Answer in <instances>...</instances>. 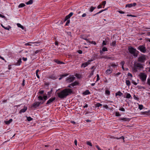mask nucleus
Listing matches in <instances>:
<instances>
[{"label": "nucleus", "instance_id": "obj_1", "mask_svg": "<svg viewBox=\"0 0 150 150\" xmlns=\"http://www.w3.org/2000/svg\"><path fill=\"white\" fill-rule=\"evenodd\" d=\"M72 90L70 88H65L60 92L57 93L58 97L64 99L66 98L69 94L72 93Z\"/></svg>", "mask_w": 150, "mask_h": 150}, {"label": "nucleus", "instance_id": "obj_2", "mask_svg": "<svg viewBox=\"0 0 150 150\" xmlns=\"http://www.w3.org/2000/svg\"><path fill=\"white\" fill-rule=\"evenodd\" d=\"M128 50L129 53L132 54L134 56L137 57L138 56L139 52L131 46H129L128 48Z\"/></svg>", "mask_w": 150, "mask_h": 150}, {"label": "nucleus", "instance_id": "obj_3", "mask_svg": "<svg viewBox=\"0 0 150 150\" xmlns=\"http://www.w3.org/2000/svg\"><path fill=\"white\" fill-rule=\"evenodd\" d=\"M137 49L139 50L141 52L144 53L146 52V47L143 45L139 46Z\"/></svg>", "mask_w": 150, "mask_h": 150}, {"label": "nucleus", "instance_id": "obj_4", "mask_svg": "<svg viewBox=\"0 0 150 150\" xmlns=\"http://www.w3.org/2000/svg\"><path fill=\"white\" fill-rule=\"evenodd\" d=\"M140 77L142 81H144L146 79V75L144 73H141L140 74Z\"/></svg>", "mask_w": 150, "mask_h": 150}, {"label": "nucleus", "instance_id": "obj_5", "mask_svg": "<svg viewBox=\"0 0 150 150\" xmlns=\"http://www.w3.org/2000/svg\"><path fill=\"white\" fill-rule=\"evenodd\" d=\"M146 60V57L144 55H142L138 58V61L142 63L144 62Z\"/></svg>", "mask_w": 150, "mask_h": 150}, {"label": "nucleus", "instance_id": "obj_6", "mask_svg": "<svg viewBox=\"0 0 150 150\" xmlns=\"http://www.w3.org/2000/svg\"><path fill=\"white\" fill-rule=\"evenodd\" d=\"M75 77L73 76H70L66 79V81L68 83H71L73 82L74 80Z\"/></svg>", "mask_w": 150, "mask_h": 150}, {"label": "nucleus", "instance_id": "obj_7", "mask_svg": "<svg viewBox=\"0 0 150 150\" xmlns=\"http://www.w3.org/2000/svg\"><path fill=\"white\" fill-rule=\"evenodd\" d=\"M56 99V97L51 98L47 101L46 103V105H48L50 103L53 102Z\"/></svg>", "mask_w": 150, "mask_h": 150}, {"label": "nucleus", "instance_id": "obj_8", "mask_svg": "<svg viewBox=\"0 0 150 150\" xmlns=\"http://www.w3.org/2000/svg\"><path fill=\"white\" fill-rule=\"evenodd\" d=\"M73 14V12H71L68 15L66 16L64 20V21H65L69 18Z\"/></svg>", "mask_w": 150, "mask_h": 150}, {"label": "nucleus", "instance_id": "obj_9", "mask_svg": "<svg viewBox=\"0 0 150 150\" xmlns=\"http://www.w3.org/2000/svg\"><path fill=\"white\" fill-rule=\"evenodd\" d=\"M136 3H134L133 4H127L126 5L125 7L130 8L132 6H134L136 5Z\"/></svg>", "mask_w": 150, "mask_h": 150}, {"label": "nucleus", "instance_id": "obj_10", "mask_svg": "<svg viewBox=\"0 0 150 150\" xmlns=\"http://www.w3.org/2000/svg\"><path fill=\"white\" fill-rule=\"evenodd\" d=\"M98 55L97 54H94L92 56L91 60H88V62H91L93 60H95L96 59H97L98 58Z\"/></svg>", "mask_w": 150, "mask_h": 150}, {"label": "nucleus", "instance_id": "obj_11", "mask_svg": "<svg viewBox=\"0 0 150 150\" xmlns=\"http://www.w3.org/2000/svg\"><path fill=\"white\" fill-rule=\"evenodd\" d=\"M90 62H88V60L87 62L82 63L81 66V67H83L84 68L85 67H86L89 64H90Z\"/></svg>", "mask_w": 150, "mask_h": 150}, {"label": "nucleus", "instance_id": "obj_12", "mask_svg": "<svg viewBox=\"0 0 150 150\" xmlns=\"http://www.w3.org/2000/svg\"><path fill=\"white\" fill-rule=\"evenodd\" d=\"M112 70L111 68H110L109 69H108L106 71L105 73L106 74L109 75L112 72Z\"/></svg>", "mask_w": 150, "mask_h": 150}, {"label": "nucleus", "instance_id": "obj_13", "mask_svg": "<svg viewBox=\"0 0 150 150\" xmlns=\"http://www.w3.org/2000/svg\"><path fill=\"white\" fill-rule=\"evenodd\" d=\"M39 103H38V102H35L32 105H31V107L34 108H36L38 107H39Z\"/></svg>", "mask_w": 150, "mask_h": 150}, {"label": "nucleus", "instance_id": "obj_14", "mask_svg": "<svg viewBox=\"0 0 150 150\" xmlns=\"http://www.w3.org/2000/svg\"><path fill=\"white\" fill-rule=\"evenodd\" d=\"M21 58H20L17 62L15 63L14 65L16 66H19L21 64Z\"/></svg>", "mask_w": 150, "mask_h": 150}, {"label": "nucleus", "instance_id": "obj_15", "mask_svg": "<svg viewBox=\"0 0 150 150\" xmlns=\"http://www.w3.org/2000/svg\"><path fill=\"white\" fill-rule=\"evenodd\" d=\"M27 107L24 106V108L22 109H21L20 111V112L21 113V112H25V111L27 110Z\"/></svg>", "mask_w": 150, "mask_h": 150}, {"label": "nucleus", "instance_id": "obj_16", "mask_svg": "<svg viewBox=\"0 0 150 150\" xmlns=\"http://www.w3.org/2000/svg\"><path fill=\"white\" fill-rule=\"evenodd\" d=\"M135 66L137 67V68H142L143 67V66L142 64H141L140 63H138L137 64H134Z\"/></svg>", "mask_w": 150, "mask_h": 150}, {"label": "nucleus", "instance_id": "obj_17", "mask_svg": "<svg viewBox=\"0 0 150 150\" xmlns=\"http://www.w3.org/2000/svg\"><path fill=\"white\" fill-rule=\"evenodd\" d=\"M1 25L3 28H4L5 29L7 30H9L11 28V27L9 25L8 26V27H5L2 24H1Z\"/></svg>", "mask_w": 150, "mask_h": 150}, {"label": "nucleus", "instance_id": "obj_18", "mask_svg": "<svg viewBox=\"0 0 150 150\" xmlns=\"http://www.w3.org/2000/svg\"><path fill=\"white\" fill-rule=\"evenodd\" d=\"M54 61L55 62L58 64H64L63 62L59 61L57 59H54Z\"/></svg>", "mask_w": 150, "mask_h": 150}, {"label": "nucleus", "instance_id": "obj_19", "mask_svg": "<svg viewBox=\"0 0 150 150\" xmlns=\"http://www.w3.org/2000/svg\"><path fill=\"white\" fill-rule=\"evenodd\" d=\"M90 92L88 90H86V91H85L84 92L83 94V95H88L90 94Z\"/></svg>", "mask_w": 150, "mask_h": 150}, {"label": "nucleus", "instance_id": "obj_20", "mask_svg": "<svg viewBox=\"0 0 150 150\" xmlns=\"http://www.w3.org/2000/svg\"><path fill=\"white\" fill-rule=\"evenodd\" d=\"M68 74H62V75H60V77L59 78V80H61L63 77H65V76H67L68 75Z\"/></svg>", "mask_w": 150, "mask_h": 150}, {"label": "nucleus", "instance_id": "obj_21", "mask_svg": "<svg viewBox=\"0 0 150 150\" xmlns=\"http://www.w3.org/2000/svg\"><path fill=\"white\" fill-rule=\"evenodd\" d=\"M50 78L53 79H57V77L54 75H52L50 76Z\"/></svg>", "mask_w": 150, "mask_h": 150}, {"label": "nucleus", "instance_id": "obj_22", "mask_svg": "<svg viewBox=\"0 0 150 150\" xmlns=\"http://www.w3.org/2000/svg\"><path fill=\"white\" fill-rule=\"evenodd\" d=\"M123 95V93H121L120 91H118L116 93L115 96H120Z\"/></svg>", "mask_w": 150, "mask_h": 150}, {"label": "nucleus", "instance_id": "obj_23", "mask_svg": "<svg viewBox=\"0 0 150 150\" xmlns=\"http://www.w3.org/2000/svg\"><path fill=\"white\" fill-rule=\"evenodd\" d=\"M13 121L12 119H10L8 121H5V123L6 124L8 125L11 123Z\"/></svg>", "mask_w": 150, "mask_h": 150}, {"label": "nucleus", "instance_id": "obj_24", "mask_svg": "<svg viewBox=\"0 0 150 150\" xmlns=\"http://www.w3.org/2000/svg\"><path fill=\"white\" fill-rule=\"evenodd\" d=\"M96 8V7H94L93 6H91L89 9V11L90 12H93V10Z\"/></svg>", "mask_w": 150, "mask_h": 150}, {"label": "nucleus", "instance_id": "obj_25", "mask_svg": "<svg viewBox=\"0 0 150 150\" xmlns=\"http://www.w3.org/2000/svg\"><path fill=\"white\" fill-rule=\"evenodd\" d=\"M17 25L18 27L21 28L23 30L24 29V27L23 26L21 25L20 23H17Z\"/></svg>", "mask_w": 150, "mask_h": 150}, {"label": "nucleus", "instance_id": "obj_26", "mask_svg": "<svg viewBox=\"0 0 150 150\" xmlns=\"http://www.w3.org/2000/svg\"><path fill=\"white\" fill-rule=\"evenodd\" d=\"M78 83L76 81H75L74 82L71 83V85L72 86H76L77 84H78Z\"/></svg>", "mask_w": 150, "mask_h": 150}, {"label": "nucleus", "instance_id": "obj_27", "mask_svg": "<svg viewBox=\"0 0 150 150\" xmlns=\"http://www.w3.org/2000/svg\"><path fill=\"white\" fill-rule=\"evenodd\" d=\"M110 45L112 46H113V47H115L116 46V41H113L112 43L110 44Z\"/></svg>", "mask_w": 150, "mask_h": 150}, {"label": "nucleus", "instance_id": "obj_28", "mask_svg": "<svg viewBox=\"0 0 150 150\" xmlns=\"http://www.w3.org/2000/svg\"><path fill=\"white\" fill-rule=\"evenodd\" d=\"M33 3V1L32 0H30L28 1L26 3V4L27 5L31 4Z\"/></svg>", "mask_w": 150, "mask_h": 150}, {"label": "nucleus", "instance_id": "obj_29", "mask_svg": "<svg viewBox=\"0 0 150 150\" xmlns=\"http://www.w3.org/2000/svg\"><path fill=\"white\" fill-rule=\"evenodd\" d=\"M80 36V38H82L84 40H86V41H87L88 40L87 39V38H86L84 35H81Z\"/></svg>", "mask_w": 150, "mask_h": 150}, {"label": "nucleus", "instance_id": "obj_30", "mask_svg": "<svg viewBox=\"0 0 150 150\" xmlns=\"http://www.w3.org/2000/svg\"><path fill=\"white\" fill-rule=\"evenodd\" d=\"M115 139H123L124 140V137H123V136H122L121 137H119V138H118L117 137H115Z\"/></svg>", "mask_w": 150, "mask_h": 150}, {"label": "nucleus", "instance_id": "obj_31", "mask_svg": "<svg viewBox=\"0 0 150 150\" xmlns=\"http://www.w3.org/2000/svg\"><path fill=\"white\" fill-rule=\"evenodd\" d=\"M126 85L128 86H129L130 85V82L129 80H126Z\"/></svg>", "mask_w": 150, "mask_h": 150}, {"label": "nucleus", "instance_id": "obj_32", "mask_svg": "<svg viewBox=\"0 0 150 150\" xmlns=\"http://www.w3.org/2000/svg\"><path fill=\"white\" fill-rule=\"evenodd\" d=\"M25 5L23 3L21 4L18 6L19 8H21L24 7Z\"/></svg>", "mask_w": 150, "mask_h": 150}, {"label": "nucleus", "instance_id": "obj_33", "mask_svg": "<svg viewBox=\"0 0 150 150\" xmlns=\"http://www.w3.org/2000/svg\"><path fill=\"white\" fill-rule=\"evenodd\" d=\"M134 71L135 72H137V68L135 66V64H134V67L133 68Z\"/></svg>", "mask_w": 150, "mask_h": 150}, {"label": "nucleus", "instance_id": "obj_34", "mask_svg": "<svg viewBox=\"0 0 150 150\" xmlns=\"http://www.w3.org/2000/svg\"><path fill=\"white\" fill-rule=\"evenodd\" d=\"M105 94L108 96H109L110 94V91L108 90H106L105 91Z\"/></svg>", "mask_w": 150, "mask_h": 150}, {"label": "nucleus", "instance_id": "obj_35", "mask_svg": "<svg viewBox=\"0 0 150 150\" xmlns=\"http://www.w3.org/2000/svg\"><path fill=\"white\" fill-rule=\"evenodd\" d=\"M39 71V70L38 69H37L36 70V75L37 76V77L39 79L40 76H39V75H38V74Z\"/></svg>", "mask_w": 150, "mask_h": 150}, {"label": "nucleus", "instance_id": "obj_36", "mask_svg": "<svg viewBox=\"0 0 150 150\" xmlns=\"http://www.w3.org/2000/svg\"><path fill=\"white\" fill-rule=\"evenodd\" d=\"M102 106V104L100 103H97L96 104V106L97 107H99Z\"/></svg>", "mask_w": 150, "mask_h": 150}, {"label": "nucleus", "instance_id": "obj_37", "mask_svg": "<svg viewBox=\"0 0 150 150\" xmlns=\"http://www.w3.org/2000/svg\"><path fill=\"white\" fill-rule=\"evenodd\" d=\"M143 105H139V108L140 110H142L143 108Z\"/></svg>", "mask_w": 150, "mask_h": 150}, {"label": "nucleus", "instance_id": "obj_38", "mask_svg": "<svg viewBox=\"0 0 150 150\" xmlns=\"http://www.w3.org/2000/svg\"><path fill=\"white\" fill-rule=\"evenodd\" d=\"M27 120L28 121H30L32 120H33V118L30 117H27Z\"/></svg>", "mask_w": 150, "mask_h": 150}, {"label": "nucleus", "instance_id": "obj_39", "mask_svg": "<svg viewBox=\"0 0 150 150\" xmlns=\"http://www.w3.org/2000/svg\"><path fill=\"white\" fill-rule=\"evenodd\" d=\"M102 50L103 51L105 52V51H107V49L106 47H103V48Z\"/></svg>", "mask_w": 150, "mask_h": 150}, {"label": "nucleus", "instance_id": "obj_40", "mask_svg": "<svg viewBox=\"0 0 150 150\" xmlns=\"http://www.w3.org/2000/svg\"><path fill=\"white\" fill-rule=\"evenodd\" d=\"M131 97V95L129 93L127 94L126 98H129Z\"/></svg>", "mask_w": 150, "mask_h": 150}, {"label": "nucleus", "instance_id": "obj_41", "mask_svg": "<svg viewBox=\"0 0 150 150\" xmlns=\"http://www.w3.org/2000/svg\"><path fill=\"white\" fill-rule=\"evenodd\" d=\"M67 21L66 23V24H65L66 26L68 25L69 24V23L70 22V20H67Z\"/></svg>", "mask_w": 150, "mask_h": 150}, {"label": "nucleus", "instance_id": "obj_42", "mask_svg": "<svg viewBox=\"0 0 150 150\" xmlns=\"http://www.w3.org/2000/svg\"><path fill=\"white\" fill-rule=\"evenodd\" d=\"M43 99L44 100H46L47 99V96H44L43 97Z\"/></svg>", "mask_w": 150, "mask_h": 150}, {"label": "nucleus", "instance_id": "obj_43", "mask_svg": "<svg viewBox=\"0 0 150 150\" xmlns=\"http://www.w3.org/2000/svg\"><path fill=\"white\" fill-rule=\"evenodd\" d=\"M38 99L39 100H42L43 99V97L42 96H40L38 97Z\"/></svg>", "mask_w": 150, "mask_h": 150}, {"label": "nucleus", "instance_id": "obj_44", "mask_svg": "<svg viewBox=\"0 0 150 150\" xmlns=\"http://www.w3.org/2000/svg\"><path fill=\"white\" fill-rule=\"evenodd\" d=\"M94 71V70L92 71H91V73L90 74V75H89V77H90L91 76H92V75H93Z\"/></svg>", "mask_w": 150, "mask_h": 150}, {"label": "nucleus", "instance_id": "obj_45", "mask_svg": "<svg viewBox=\"0 0 150 150\" xmlns=\"http://www.w3.org/2000/svg\"><path fill=\"white\" fill-rule=\"evenodd\" d=\"M115 115L116 116H120V115L119 112H116L115 113Z\"/></svg>", "mask_w": 150, "mask_h": 150}, {"label": "nucleus", "instance_id": "obj_46", "mask_svg": "<svg viewBox=\"0 0 150 150\" xmlns=\"http://www.w3.org/2000/svg\"><path fill=\"white\" fill-rule=\"evenodd\" d=\"M87 144H88V145H89L90 146H92V144L91 143L88 141L87 142Z\"/></svg>", "mask_w": 150, "mask_h": 150}, {"label": "nucleus", "instance_id": "obj_47", "mask_svg": "<svg viewBox=\"0 0 150 150\" xmlns=\"http://www.w3.org/2000/svg\"><path fill=\"white\" fill-rule=\"evenodd\" d=\"M125 63L124 61H122L120 62V64L122 66H123L124 65Z\"/></svg>", "mask_w": 150, "mask_h": 150}, {"label": "nucleus", "instance_id": "obj_48", "mask_svg": "<svg viewBox=\"0 0 150 150\" xmlns=\"http://www.w3.org/2000/svg\"><path fill=\"white\" fill-rule=\"evenodd\" d=\"M96 76H97L96 81H98L100 79L99 76V75L98 74H97V75Z\"/></svg>", "mask_w": 150, "mask_h": 150}, {"label": "nucleus", "instance_id": "obj_49", "mask_svg": "<svg viewBox=\"0 0 150 150\" xmlns=\"http://www.w3.org/2000/svg\"><path fill=\"white\" fill-rule=\"evenodd\" d=\"M103 58H104L107 59H110V57H107L105 56H104L103 57Z\"/></svg>", "mask_w": 150, "mask_h": 150}, {"label": "nucleus", "instance_id": "obj_50", "mask_svg": "<svg viewBox=\"0 0 150 150\" xmlns=\"http://www.w3.org/2000/svg\"><path fill=\"white\" fill-rule=\"evenodd\" d=\"M127 16H132V17H136V16H135L133 15H131V14H128V15H127Z\"/></svg>", "mask_w": 150, "mask_h": 150}, {"label": "nucleus", "instance_id": "obj_51", "mask_svg": "<svg viewBox=\"0 0 150 150\" xmlns=\"http://www.w3.org/2000/svg\"><path fill=\"white\" fill-rule=\"evenodd\" d=\"M106 2L105 1H104L102 2V5L105 6L106 4Z\"/></svg>", "mask_w": 150, "mask_h": 150}, {"label": "nucleus", "instance_id": "obj_52", "mask_svg": "<svg viewBox=\"0 0 150 150\" xmlns=\"http://www.w3.org/2000/svg\"><path fill=\"white\" fill-rule=\"evenodd\" d=\"M119 110L122 111H125V109L124 108H120Z\"/></svg>", "mask_w": 150, "mask_h": 150}, {"label": "nucleus", "instance_id": "obj_53", "mask_svg": "<svg viewBox=\"0 0 150 150\" xmlns=\"http://www.w3.org/2000/svg\"><path fill=\"white\" fill-rule=\"evenodd\" d=\"M67 35L71 37V33L70 32H69L67 33Z\"/></svg>", "mask_w": 150, "mask_h": 150}, {"label": "nucleus", "instance_id": "obj_54", "mask_svg": "<svg viewBox=\"0 0 150 150\" xmlns=\"http://www.w3.org/2000/svg\"><path fill=\"white\" fill-rule=\"evenodd\" d=\"M147 83L150 86V79H148L147 80Z\"/></svg>", "mask_w": 150, "mask_h": 150}, {"label": "nucleus", "instance_id": "obj_55", "mask_svg": "<svg viewBox=\"0 0 150 150\" xmlns=\"http://www.w3.org/2000/svg\"><path fill=\"white\" fill-rule=\"evenodd\" d=\"M101 8H102V5H101V4L97 6V8H98V9Z\"/></svg>", "mask_w": 150, "mask_h": 150}, {"label": "nucleus", "instance_id": "obj_56", "mask_svg": "<svg viewBox=\"0 0 150 150\" xmlns=\"http://www.w3.org/2000/svg\"><path fill=\"white\" fill-rule=\"evenodd\" d=\"M44 92L43 90H41L39 91V93L41 94H42Z\"/></svg>", "mask_w": 150, "mask_h": 150}, {"label": "nucleus", "instance_id": "obj_57", "mask_svg": "<svg viewBox=\"0 0 150 150\" xmlns=\"http://www.w3.org/2000/svg\"><path fill=\"white\" fill-rule=\"evenodd\" d=\"M127 75L129 76H130L131 77L132 76V75L130 73H128Z\"/></svg>", "mask_w": 150, "mask_h": 150}, {"label": "nucleus", "instance_id": "obj_58", "mask_svg": "<svg viewBox=\"0 0 150 150\" xmlns=\"http://www.w3.org/2000/svg\"><path fill=\"white\" fill-rule=\"evenodd\" d=\"M22 85L23 86H24L25 85V80L23 79Z\"/></svg>", "mask_w": 150, "mask_h": 150}, {"label": "nucleus", "instance_id": "obj_59", "mask_svg": "<svg viewBox=\"0 0 150 150\" xmlns=\"http://www.w3.org/2000/svg\"><path fill=\"white\" fill-rule=\"evenodd\" d=\"M78 52L79 54H81L82 53V51L81 50H79L78 51Z\"/></svg>", "mask_w": 150, "mask_h": 150}, {"label": "nucleus", "instance_id": "obj_60", "mask_svg": "<svg viewBox=\"0 0 150 150\" xmlns=\"http://www.w3.org/2000/svg\"><path fill=\"white\" fill-rule=\"evenodd\" d=\"M22 59L24 61H25L27 60V58L23 57L22 58Z\"/></svg>", "mask_w": 150, "mask_h": 150}, {"label": "nucleus", "instance_id": "obj_61", "mask_svg": "<svg viewBox=\"0 0 150 150\" xmlns=\"http://www.w3.org/2000/svg\"><path fill=\"white\" fill-rule=\"evenodd\" d=\"M132 83H133L135 85H136L137 84V83L133 81H132Z\"/></svg>", "mask_w": 150, "mask_h": 150}, {"label": "nucleus", "instance_id": "obj_62", "mask_svg": "<svg viewBox=\"0 0 150 150\" xmlns=\"http://www.w3.org/2000/svg\"><path fill=\"white\" fill-rule=\"evenodd\" d=\"M116 66L117 65L115 64H112L111 65V66L113 67H116Z\"/></svg>", "mask_w": 150, "mask_h": 150}, {"label": "nucleus", "instance_id": "obj_63", "mask_svg": "<svg viewBox=\"0 0 150 150\" xmlns=\"http://www.w3.org/2000/svg\"><path fill=\"white\" fill-rule=\"evenodd\" d=\"M96 146L98 149V150H101L98 145H96Z\"/></svg>", "mask_w": 150, "mask_h": 150}, {"label": "nucleus", "instance_id": "obj_64", "mask_svg": "<svg viewBox=\"0 0 150 150\" xmlns=\"http://www.w3.org/2000/svg\"><path fill=\"white\" fill-rule=\"evenodd\" d=\"M103 107L106 109H107L108 108V106L107 105H103Z\"/></svg>", "mask_w": 150, "mask_h": 150}]
</instances>
